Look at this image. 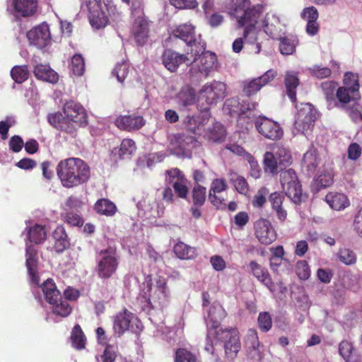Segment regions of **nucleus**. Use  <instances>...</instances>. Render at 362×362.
<instances>
[{"instance_id": "obj_1", "label": "nucleus", "mask_w": 362, "mask_h": 362, "mask_svg": "<svg viewBox=\"0 0 362 362\" xmlns=\"http://www.w3.org/2000/svg\"><path fill=\"white\" fill-rule=\"evenodd\" d=\"M65 116L60 112L50 113L47 120L57 130L74 134L79 127L88 124V115L85 108L73 100L66 102L63 107Z\"/></svg>"}, {"instance_id": "obj_2", "label": "nucleus", "mask_w": 362, "mask_h": 362, "mask_svg": "<svg viewBox=\"0 0 362 362\" xmlns=\"http://www.w3.org/2000/svg\"><path fill=\"white\" fill-rule=\"evenodd\" d=\"M57 174L63 187L73 188L87 182L90 177L89 165L78 158L62 160L57 165Z\"/></svg>"}, {"instance_id": "obj_3", "label": "nucleus", "mask_w": 362, "mask_h": 362, "mask_svg": "<svg viewBox=\"0 0 362 362\" xmlns=\"http://www.w3.org/2000/svg\"><path fill=\"white\" fill-rule=\"evenodd\" d=\"M262 13V6H251L250 0H243L230 13L236 19L238 28L245 27L243 37L248 43H255L257 40L255 26Z\"/></svg>"}, {"instance_id": "obj_4", "label": "nucleus", "mask_w": 362, "mask_h": 362, "mask_svg": "<svg viewBox=\"0 0 362 362\" xmlns=\"http://www.w3.org/2000/svg\"><path fill=\"white\" fill-rule=\"evenodd\" d=\"M170 292L167 286V279L158 276L155 285L151 282L147 283L146 290L143 291L141 297L146 305L151 309L160 306L163 307L168 302Z\"/></svg>"}, {"instance_id": "obj_5", "label": "nucleus", "mask_w": 362, "mask_h": 362, "mask_svg": "<svg viewBox=\"0 0 362 362\" xmlns=\"http://www.w3.org/2000/svg\"><path fill=\"white\" fill-rule=\"evenodd\" d=\"M210 337H214L217 341L224 343L225 355L228 360H233L237 356L241 347L240 333L237 328H220L218 330L211 329L209 332Z\"/></svg>"}, {"instance_id": "obj_6", "label": "nucleus", "mask_w": 362, "mask_h": 362, "mask_svg": "<svg viewBox=\"0 0 362 362\" xmlns=\"http://www.w3.org/2000/svg\"><path fill=\"white\" fill-rule=\"evenodd\" d=\"M119 260L115 247L109 246L98 252L95 272L98 278L108 279L112 277L119 267Z\"/></svg>"}, {"instance_id": "obj_7", "label": "nucleus", "mask_w": 362, "mask_h": 362, "mask_svg": "<svg viewBox=\"0 0 362 362\" xmlns=\"http://www.w3.org/2000/svg\"><path fill=\"white\" fill-rule=\"evenodd\" d=\"M169 144L174 155L190 158L192 150L197 146L199 142L194 136L182 132L171 134L169 137Z\"/></svg>"}, {"instance_id": "obj_8", "label": "nucleus", "mask_w": 362, "mask_h": 362, "mask_svg": "<svg viewBox=\"0 0 362 362\" xmlns=\"http://www.w3.org/2000/svg\"><path fill=\"white\" fill-rule=\"evenodd\" d=\"M200 51L191 48L187 49L186 54H180L171 49H166L162 56L163 64L165 67L171 72L177 71L180 64H192L197 60V56L200 55Z\"/></svg>"}, {"instance_id": "obj_9", "label": "nucleus", "mask_w": 362, "mask_h": 362, "mask_svg": "<svg viewBox=\"0 0 362 362\" xmlns=\"http://www.w3.org/2000/svg\"><path fill=\"white\" fill-rule=\"evenodd\" d=\"M298 110L296 119V129L303 134L312 132L317 117V111L310 103L296 105Z\"/></svg>"}, {"instance_id": "obj_10", "label": "nucleus", "mask_w": 362, "mask_h": 362, "mask_svg": "<svg viewBox=\"0 0 362 362\" xmlns=\"http://www.w3.org/2000/svg\"><path fill=\"white\" fill-rule=\"evenodd\" d=\"M280 182L285 194L294 203L301 202L302 186L296 171L291 168L280 173Z\"/></svg>"}, {"instance_id": "obj_11", "label": "nucleus", "mask_w": 362, "mask_h": 362, "mask_svg": "<svg viewBox=\"0 0 362 362\" xmlns=\"http://www.w3.org/2000/svg\"><path fill=\"white\" fill-rule=\"evenodd\" d=\"M86 6L89 22L93 28L100 29L108 24L109 18L103 9L101 0H86Z\"/></svg>"}, {"instance_id": "obj_12", "label": "nucleus", "mask_w": 362, "mask_h": 362, "mask_svg": "<svg viewBox=\"0 0 362 362\" xmlns=\"http://www.w3.org/2000/svg\"><path fill=\"white\" fill-rule=\"evenodd\" d=\"M255 125L261 135L270 140L280 139L284 134L282 128L277 122L264 116L258 117L255 122Z\"/></svg>"}, {"instance_id": "obj_13", "label": "nucleus", "mask_w": 362, "mask_h": 362, "mask_svg": "<svg viewBox=\"0 0 362 362\" xmlns=\"http://www.w3.org/2000/svg\"><path fill=\"white\" fill-rule=\"evenodd\" d=\"M30 43L39 49H42L50 44L51 34L49 26L47 23L33 28L27 33Z\"/></svg>"}, {"instance_id": "obj_14", "label": "nucleus", "mask_w": 362, "mask_h": 362, "mask_svg": "<svg viewBox=\"0 0 362 362\" xmlns=\"http://www.w3.org/2000/svg\"><path fill=\"white\" fill-rule=\"evenodd\" d=\"M226 93V84L216 81L210 84H206L200 90L201 98L204 99L208 105L216 103L218 100H222Z\"/></svg>"}, {"instance_id": "obj_15", "label": "nucleus", "mask_w": 362, "mask_h": 362, "mask_svg": "<svg viewBox=\"0 0 362 362\" xmlns=\"http://www.w3.org/2000/svg\"><path fill=\"white\" fill-rule=\"evenodd\" d=\"M255 235L264 245H270L276 240V233L271 222L266 218L258 219L254 225Z\"/></svg>"}, {"instance_id": "obj_16", "label": "nucleus", "mask_w": 362, "mask_h": 362, "mask_svg": "<svg viewBox=\"0 0 362 362\" xmlns=\"http://www.w3.org/2000/svg\"><path fill=\"white\" fill-rule=\"evenodd\" d=\"M216 64V55L209 51L204 52L200 56V64L197 66V68L193 66L190 69V74L192 76L199 74L200 76L207 78L211 72L214 71Z\"/></svg>"}, {"instance_id": "obj_17", "label": "nucleus", "mask_w": 362, "mask_h": 362, "mask_svg": "<svg viewBox=\"0 0 362 362\" xmlns=\"http://www.w3.org/2000/svg\"><path fill=\"white\" fill-rule=\"evenodd\" d=\"M145 124L144 118L136 114L119 115L115 120V124L118 129L129 132L139 130Z\"/></svg>"}, {"instance_id": "obj_18", "label": "nucleus", "mask_w": 362, "mask_h": 362, "mask_svg": "<svg viewBox=\"0 0 362 362\" xmlns=\"http://www.w3.org/2000/svg\"><path fill=\"white\" fill-rule=\"evenodd\" d=\"M11 6L16 16L30 17L37 12V0H12Z\"/></svg>"}, {"instance_id": "obj_19", "label": "nucleus", "mask_w": 362, "mask_h": 362, "mask_svg": "<svg viewBox=\"0 0 362 362\" xmlns=\"http://www.w3.org/2000/svg\"><path fill=\"white\" fill-rule=\"evenodd\" d=\"M173 34L174 37L182 40L188 46L189 51L191 48L197 47V40L195 37V28L192 24L185 23L180 25L174 29Z\"/></svg>"}, {"instance_id": "obj_20", "label": "nucleus", "mask_w": 362, "mask_h": 362, "mask_svg": "<svg viewBox=\"0 0 362 362\" xmlns=\"http://www.w3.org/2000/svg\"><path fill=\"white\" fill-rule=\"evenodd\" d=\"M26 267L31 281L38 284L40 278L37 272L38 256L37 251L33 245H28L25 251Z\"/></svg>"}, {"instance_id": "obj_21", "label": "nucleus", "mask_w": 362, "mask_h": 362, "mask_svg": "<svg viewBox=\"0 0 362 362\" xmlns=\"http://www.w3.org/2000/svg\"><path fill=\"white\" fill-rule=\"evenodd\" d=\"M148 23L143 17L135 19L132 26V33L139 45H144L148 38Z\"/></svg>"}, {"instance_id": "obj_22", "label": "nucleus", "mask_w": 362, "mask_h": 362, "mask_svg": "<svg viewBox=\"0 0 362 362\" xmlns=\"http://www.w3.org/2000/svg\"><path fill=\"white\" fill-rule=\"evenodd\" d=\"M249 266L254 276L263 283L270 291L274 292L275 285L268 270L255 261H251Z\"/></svg>"}, {"instance_id": "obj_23", "label": "nucleus", "mask_w": 362, "mask_h": 362, "mask_svg": "<svg viewBox=\"0 0 362 362\" xmlns=\"http://www.w3.org/2000/svg\"><path fill=\"white\" fill-rule=\"evenodd\" d=\"M284 201L285 196L282 192H274L269 197L271 207L275 211L278 219L281 222L285 221L287 218V211L284 204Z\"/></svg>"}, {"instance_id": "obj_24", "label": "nucleus", "mask_w": 362, "mask_h": 362, "mask_svg": "<svg viewBox=\"0 0 362 362\" xmlns=\"http://www.w3.org/2000/svg\"><path fill=\"white\" fill-rule=\"evenodd\" d=\"M228 189L227 182L224 179H215L213 180L209 194V199L211 204L217 207L226 206L223 199H221L216 196V193L222 192Z\"/></svg>"}, {"instance_id": "obj_25", "label": "nucleus", "mask_w": 362, "mask_h": 362, "mask_svg": "<svg viewBox=\"0 0 362 362\" xmlns=\"http://www.w3.org/2000/svg\"><path fill=\"white\" fill-rule=\"evenodd\" d=\"M334 173L333 169L325 170L312 182V190L317 192L323 188L331 186L334 182Z\"/></svg>"}, {"instance_id": "obj_26", "label": "nucleus", "mask_w": 362, "mask_h": 362, "mask_svg": "<svg viewBox=\"0 0 362 362\" xmlns=\"http://www.w3.org/2000/svg\"><path fill=\"white\" fill-rule=\"evenodd\" d=\"M35 76L42 81L51 83H56L59 81V75L56 71L45 64H37L35 66L33 71Z\"/></svg>"}, {"instance_id": "obj_27", "label": "nucleus", "mask_w": 362, "mask_h": 362, "mask_svg": "<svg viewBox=\"0 0 362 362\" xmlns=\"http://www.w3.org/2000/svg\"><path fill=\"white\" fill-rule=\"evenodd\" d=\"M325 201L334 210H344L350 205L348 197L342 193L329 192L325 197Z\"/></svg>"}, {"instance_id": "obj_28", "label": "nucleus", "mask_w": 362, "mask_h": 362, "mask_svg": "<svg viewBox=\"0 0 362 362\" xmlns=\"http://www.w3.org/2000/svg\"><path fill=\"white\" fill-rule=\"evenodd\" d=\"M300 80L297 74L293 71H287L284 78V85L288 97L291 101L296 103L297 101L296 89L299 86Z\"/></svg>"}, {"instance_id": "obj_29", "label": "nucleus", "mask_w": 362, "mask_h": 362, "mask_svg": "<svg viewBox=\"0 0 362 362\" xmlns=\"http://www.w3.org/2000/svg\"><path fill=\"white\" fill-rule=\"evenodd\" d=\"M54 239V248L57 253L62 252L67 249L69 245V240L65 228L62 226H58L52 233Z\"/></svg>"}, {"instance_id": "obj_30", "label": "nucleus", "mask_w": 362, "mask_h": 362, "mask_svg": "<svg viewBox=\"0 0 362 362\" xmlns=\"http://www.w3.org/2000/svg\"><path fill=\"white\" fill-rule=\"evenodd\" d=\"M226 316V312L223 308L219 304H213L208 312L207 318L212 322L211 326L208 329L209 332L213 329L214 330H218L221 327H219L220 321Z\"/></svg>"}, {"instance_id": "obj_31", "label": "nucleus", "mask_w": 362, "mask_h": 362, "mask_svg": "<svg viewBox=\"0 0 362 362\" xmlns=\"http://www.w3.org/2000/svg\"><path fill=\"white\" fill-rule=\"evenodd\" d=\"M132 314L127 309L122 312L118 313L114 320V329L119 334H123L127 331L132 320Z\"/></svg>"}, {"instance_id": "obj_32", "label": "nucleus", "mask_w": 362, "mask_h": 362, "mask_svg": "<svg viewBox=\"0 0 362 362\" xmlns=\"http://www.w3.org/2000/svg\"><path fill=\"white\" fill-rule=\"evenodd\" d=\"M319 163L320 157L315 149L309 150L304 154L302 167L308 174L314 173Z\"/></svg>"}, {"instance_id": "obj_33", "label": "nucleus", "mask_w": 362, "mask_h": 362, "mask_svg": "<svg viewBox=\"0 0 362 362\" xmlns=\"http://www.w3.org/2000/svg\"><path fill=\"white\" fill-rule=\"evenodd\" d=\"M336 97L338 100V106L342 108L347 107L351 101H357L361 98L360 94L348 90L347 87H339L336 91Z\"/></svg>"}, {"instance_id": "obj_34", "label": "nucleus", "mask_w": 362, "mask_h": 362, "mask_svg": "<svg viewBox=\"0 0 362 362\" xmlns=\"http://www.w3.org/2000/svg\"><path fill=\"white\" fill-rule=\"evenodd\" d=\"M46 301L50 304L56 302L61 297V293L52 279H47L41 286Z\"/></svg>"}, {"instance_id": "obj_35", "label": "nucleus", "mask_w": 362, "mask_h": 362, "mask_svg": "<svg viewBox=\"0 0 362 362\" xmlns=\"http://www.w3.org/2000/svg\"><path fill=\"white\" fill-rule=\"evenodd\" d=\"M177 99L179 105L187 107L192 105L196 103V92L195 90L190 86H185L178 93Z\"/></svg>"}, {"instance_id": "obj_36", "label": "nucleus", "mask_w": 362, "mask_h": 362, "mask_svg": "<svg viewBox=\"0 0 362 362\" xmlns=\"http://www.w3.org/2000/svg\"><path fill=\"white\" fill-rule=\"evenodd\" d=\"M209 141L221 143L226 136V131L223 125L219 122L214 123L204 136Z\"/></svg>"}, {"instance_id": "obj_37", "label": "nucleus", "mask_w": 362, "mask_h": 362, "mask_svg": "<svg viewBox=\"0 0 362 362\" xmlns=\"http://www.w3.org/2000/svg\"><path fill=\"white\" fill-rule=\"evenodd\" d=\"M95 211L100 215L112 216L117 211L116 205L107 199H100L94 205Z\"/></svg>"}, {"instance_id": "obj_38", "label": "nucleus", "mask_w": 362, "mask_h": 362, "mask_svg": "<svg viewBox=\"0 0 362 362\" xmlns=\"http://www.w3.org/2000/svg\"><path fill=\"white\" fill-rule=\"evenodd\" d=\"M28 238L31 243L41 244L47 238L45 226L40 224L30 227L28 230Z\"/></svg>"}, {"instance_id": "obj_39", "label": "nucleus", "mask_w": 362, "mask_h": 362, "mask_svg": "<svg viewBox=\"0 0 362 362\" xmlns=\"http://www.w3.org/2000/svg\"><path fill=\"white\" fill-rule=\"evenodd\" d=\"M136 146L134 141L131 139H124L118 150L115 148V154H117L120 159L129 158L136 151Z\"/></svg>"}, {"instance_id": "obj_40", "label": "nucleus", "mask_w": 362, "mask_h": 362, "mask_svg": "<svg viewBox=\"0 0 362 362\" xmlns=\"http://www.w3.org/2000/svg\"><path fill=\"white\" fill-rule=\"evenodd\" d=\"M263 168L266 173L272 175L279 173V164L272 149V151H267L264 154Z\"/></svg>"}, {"instance_id": "obj_41", "label": "nucleus", "mask_w": 362, "mask_h": 362, "mask_svg": "<svg viewBox=\"0 0 362 362\" xmlns=\"http://www.w3.org/2000/svg\"><path fill=\"white\" fill-rule=\"evenodd\" d=\"M173 250L176 256L182 259H194L197 255L194 247H190L182 242L175 244Z\"/></svg>"}, {"instance_id": "obj_42", "label": "nucleus", "mask_w": 362, "mask_h": 362, "mask_svg": "<svg viewBox=\"0 0 362 362\" xmlns=\"http://www.w3.org/2000/svg\"><path fill=\"white\" fill-rule=\"evenodd\" d=\"M272 150L276 156L281 169L282 167L285 168L291 164L292 156L288 149L282 146L275 145L272 147Z\"/></svg>"}, {"instance_id": "obj_43", "label": "nucleus", "mask_w": 362, "mask_h": 362, "mask_svg": "<svg viewBox=\"0 0 362 362\" xmlns=\"http://www.w3.org/2000/svg\"><path fill=\"white\" fill-rule=\"evenodd\" d=\"M229 180L238 193L243 195H247L249 193L250 187L244 177L235 173H232L230 174Z\"/></svg>"}, {"instance_id": "obj_44", "label": "nucleus", "mask_w": 362, "mask_h": 362, "mask_svg": "<svg viewBox=\"0 0 362 362\" xmlns=\"http://www.w3.org/2000/svg\"><path fill=\"white\" fill-rule=\"evenodd\" d=\"M71 341L72 346L78 350H81L86 346V336L78 324L75 325L72 329Z\"/></svg>"}, {"instance_id": "obj_45", "label": "nucleus", "mask_w": 362, "mask_h": 362, "mask_svg": "<svg viewBox=\"0 0 362 362\" xmlns=\"http://www.w3.org/2000/svg\"><path fill=\"white\" fill-rule=\"evenodd\" d=\"M50 305L52 306V313L62 317L69 316L72 311V308L70 304L66 300H62L61 297L57 298L56 302L50 303Z\"/></svg>"}, {"instance_id": "obj_46", "label": "nucleus", "mask_w": 362, "mask_h": 362, "mask_svg": "<svg viewBox=\"0 0 362 362\" xmlns=\"http://www.w3.org/2000/svg\"><path fill=\"white\" fill-rule=\"evenodd\" d=\"M279 40L281 54L284 55H288L292 54L295 52L296 47L298 44V40L296 37H280Z\"/></svg>"}, {"instance_id": "obj_47", "label": "nucleus", "mask_w": 362, "mask_h": 362, "mask_svg": "<svg viewBox=\"0 0 362 362\" xmlns=\"http://www.w3.org/2000/svg\"><path fill=\"white\" fill-rule=\"evenodd\" d=\"M206 119L201 115H187L183 121V123L187 130L192 133H196V131L204 124Z\"/></svg>"}, {"instance_id": "obj_48", "label": "nucleus", "mask_w": 362, "mask_h": 362, "mask_svg": "<svg viewBox=\"0 0 362 362\" xmlns=\"http://www.w3.org/2000/svg\"><path fill=\"white\" fill-rule=\"evenodd\" d=\"M353 351L354 346L351 342L347 340H343L340 342L339 352L346 362H360L358 359L354 358Z\"/></svg>"}, {"instance_id": "obj_49", "label": "nucleus", "mask_w": 362, "mask_h": 362, "mask_svg": "<svg viewBox=\"0 0 362 362\" xmlns=\"http://www.w3.org/2000/svg\"><path fill=\"white\" fill-rule=\"evenodd\" d=\"M69 67L75 76H81L85 72V60L82 55L74 54L71 58Z\"/></svg>"}, {"instance_id": "obj_50", "label": "nucleus", "mask_w": 362, "mask_h": 362, "mask_svg": "<svg viewBox=\"0 0 362 362\" xmlns=\"http://www.w3.org/2000/svg\"><path fill=\"white\" fill-rule=\"evenodd\" d=\"M175 362H201L197 355L185 348H179L175 354Z\"/></svg>"}, {"instance_id": "obj_51", "label": "nucleus", "mask_w": 362, "mask_h": 362, "mask_svg": "<svg viewBox=\"0 0 362 362\" xmlns=\"http://www.w3.org/2000/svg\"><path fill=\"white\" fill-rule=\"evenodd\" d=\"M29 71L28 66H15L11 70V76L17 83H22L28 78Z\"/></svg>"}, {"instance_id": "obj_52", "label": "nucleus", "mask_w": 362, "mask_h": 362, "mask_svg": "<svg viewBox=\"0 0 362 362\" xmlns=\"http://www.w3.org/2000/svg\"><path fill=\"white\" fill-rule=\"evenodd\" d=\"M344 86L347 87L351 92L359 93V80L358 74L352 72H347L344 77Z\"/></svg>"}, {"instance_id": "obj_53", "label": "nucleus", "mask_w": 362, "mask_h": 362, "mask_svg": "<svg viewBox=\"0 0 362 362\" xmlns=\"http://www.w3.org/2000/svg\"><path fill=\"white\" fill-rule=\"evenodd\" d=\"M241 108L240 102L237 98L227 99L223 105V110L232 117L236 115L240 117V110H242Z\"/></svg>"}, {"instance_id": "obj_54", "label": "nucleus", "mask_w": 362, "mask_h": 362, "mask_svg": "<svg viewBox=\"0 0 362 362\" xmlns=\"http://www.w3.org/2000/svg\"><path fill=\"white\" fill-rule=\"evenodd\" d=\"M206 189L204 187L197 184L192 189V202L195 206H202L204 205L206 197Z\"/></svg>"}, {"instance_id": "obj_55", "label": "nucleus", "mask_w": 362, "mask_h": 362, "mask_svg": "<svg viewBox=\"0 0 362 362\" xmlns=\"http://www.w3.org/2000/svg\"><path fill=\"white\" fill-rule=\"evenodd\" d=\"M263 87L257 78L243 83V92L247 96H251L257 93Z\"/></svg>"}, {"instance_id": "obj_56", "label": "nucleus", "mask_w": 362, "mask_h": 362, "mask_svg": "<svg viewBox=\"0 0 362 362\" xmlns=\"http://www.w3.org/2000/svg\"><path fill=\"white\" fill-rule=\"evenodd\" d=\"M63 221L73 226H82L83 219L81 215L72 211L62 214Z\"/></svg>"}, {"instance_id": "obj_57", "label": "nucleus", "mask_w": 362, "mask_h": 362, "mask_svg": "<svg viewBox=\"0 0 362 362\" xmlns=\"http://www.w3.org/2000/svg\"><path fill=\"white\" fill-rule=\"evenodd\" d=\"M339 260L346 265H351L356 262V255L355 252L348 248L340 249L338 252Z\"/></svg>"}, {"instance_id": "obj_58", "label": "nucleus", "mask_w": 362, "mask_h": 362, "mask_svg": "<svg viewBox=\"0 0 362 362\" xmlns=\"http://www.w3.org/2000/svg\"><path fill=\"white\" fill-rule=\"evenodd\" d=\"M257 322L260 330L263 332L269 331L272 327V320L268 312H262L259 314Z\"/></svg>"}, {"instance_id": "obj_59", "label": "nucleus", "mask_w": 362, "mask_h": 362, "mask_svg": "<svg viewBox=\"0 0 362 362\" xmlns=\"http://www.w3.org/2000/svg\"><path fill=\"white\" fill-rule=\"evenodd\" d=\"M129 66L128 63L122 62L116 64L112 71V75L117 77L119 82L123 83L128 75Z\"/></svg>"}, {"instance_id": "obj_60", "label": "nucleus", "mask_w": 362, "mask_h": 362, "mask_svg": "<svg viewBox=\"0 0 362 362\" xmlns=\"http://www.w3.org/2000/svg\"><path fill=\"white\" fill-rule=\"evenodd\" d=\"M296 273L298 278L302 280L308 279L310 276V269L305 260H299L296 265Z\"/></svg>"}, {"instance_id": "obj_61", "label": "nucleus", "mask_w": 362, "mask_h": 362, "mask_svg": "<svg viewBox=\"0 0 362 362\" xmlns=\"http://www.w3.org/2000/svg\"><path fill=\"white\" fill-rule=\"evenodd\" d=\"M169 3L179 10L194 9L198 6L197 0H169Z\"/></svg>"}, {"instance_id": "obj_62", "label": "nucleus", "mask_w": 362, "mask_h": 362, "mask_svg": "<svg viewBox=\"0 0 362 362\" xmlns=\"http://www.w3.org/2000/svg\"><path fill=\"white\" fill-rule=\"evenodd\" d=\"M337 83L334 81H328L322 83L321 87L327 100H333L336 95Z\"/></svg>"}, {"instance_id": "obj_63", "label": "nucleus", "mask_w": 362, "mask_h": 362, "mask_svg": "<svg viewBox=\"0 0 362 362\" xmlns=\"http://www.w3.org/2000/svg\"><path fill=\"white\" fill-rule=\"evenodd\" d=\"M309 70L312 76L318 78L329 77L332 74V71L329 68L321 67L317 65L313 66L312 68H310Z\"/></svg>"}, {"instance_id": "obj_64", "label": "nucleus", "mask_w": 362, "mask_h": 362, "mask_svg": "<svg viewBox=\"0 0 362 362\" xmlns=\"http://www.w3.org/2000/svg\"><path fill=\"white\" fill-rule=\"evenodd\" d=\"M185 182L186 181H175L173 183V187L177 197L185 199L187 198L189 193V189Z\"/></svg>"}]
</instances>
